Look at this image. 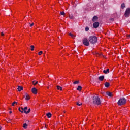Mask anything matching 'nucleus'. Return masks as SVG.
<instances>
[{
	"label": "nucleus",
	"mask_w": 130,
	"mask_h": 130,
	"mask_svg": "<svg viewBox=\"0 0 130 130\" xmlns=\"http://www.w3.org/2000/svg\"><path fill=\"white\" fill-rule=\"evenodd\" d=\"M27 126H28L27 124H26V123L23 124V128H25V129L27 128Z\"/></svg>",
	"instance_id": "19"
},
{
	"label": "nucleus",
	"mask_w": 130,
	"mask_h": 130,
	"mask_svg": "<svg viewBox=\"0 0 130 130\" xmlns=\"http://www.w3.org/2000/svg\"><path fill=\"white\" fill-rule=\"evenodd\" d=\"M30 48H31V51H33V50H34V46H33V45H31V46H30Z\"/></svg>",
	"instance_id": "23"
},
{
	"label": "nucleus",
	"mask_w": 130,
	"mask_h": 130,
	"mask_svg": "<svg viewBox=\"0 0 130 130\" xmlns=\"http://www.w3.org/2000/svg\"><path fill=\"white\" fill-rule=\"evenodd\" d=\"M1 126H0V130H1Z\"/></svg>",
	"instance_id": "38"
},
{
	"label": "nucleus",
	"mask_w": 130,
	"mask_h": 130,
	"mask_svg": "<svg viewBox=\"0 0 130 130\" xmlns=\"http://www.w3.org/2000/svg\"><path fill=\"white\" fill-rule=\"evenodd\" d=\"M17 89H18L19 92H21V91H22V90H23V87H22V86H18Z\"/></svg>",
	"instance_id": "14"
},
{
	"label": "nucleus",
	"mask_w": 130,
	"mask_h": 130,
	"mask_svg": "<svg viewBox=\"0 0 130 130\" xmlns=\"http://www.w3.org/2000/svg\"><path fill=\"white\" fill-rule=\"evenodd\" d=\"M21 109H22V111H24V113H26V114H28V113H29L30 111H31V109H29L28 110V108L27 107H24V108H21Z\"/></svg>",
	"instance_id": "4"
},
{
	"label": "nucleus",
	"mask_w": 130,
	"mask_h": 130,
	"mask_svg": "<svg viewBox=\"0 0 130 130\" xmlns=\"http://www.w3.org/2000/svg\"><path fill=\"white\" fill-rule=\"evenodd\" d=\"M31 92H32V94H34V95H37V93L38 92V89H37L35 87H34L31 89Z\"/></svg>",
	"instance_id": "7"
},
{
	"label": "nucleus",
	"mask_w": 130,
	"mask_h": 130,
	"mask_svg": "<svg viewBox=\"0 0 130 130\" xmlns=\"http://www.w3.org/2000/svg\"><path fill=\"white\" fill-rule=\"evenodd\" d=\"M47 116H48V118H50L51 117V113H49L46 114Z\"/></svg>",
	"instance_id": "18"
},
{
	"label": "nucleus",
	"mask_w": 130,
	"mask_h": 130,
	"mask_svg": "<svg viewBox=\"0 0 130 130\" xmlns=\"http://www.w3.org/2000/svg\"><path fill=\"white\" fill-rule=\"evenodd\" d=\"M69 18L72 19H74V15H69Z\"/></svg>",
	"instance_id": "22"
},
{
	"label": "nucleus",
	"mask_w": 130,
	"mask_h": 130,
	"mask_svg": "<svg viewBox=\"0 0 130 130\" xmlns=\"http://www.w3.org/2000/svg\"><path fill=\"white\" fill-rule=\"evenodd\" d=\"M69 36H71V37H72V38H74V37H75V36L74 35L72 34V33H70Z\"/></svg>",
	"instance_id": "24"
},
{
	"label": "nucleus",
	"mask_w": 130,
	"mask_h": 130,
	"mask_svg": "<svg viewBox=\"0 0 130 130\" xmlns=\"http://www.w3.org/2000/svg\"><path fill=\"white\" fill-rule=\"evenodd\" d=\"M85 31H89V27H86Z\"/></svg>",
	"instance_id": "32"
},
{
	"label": "nucleus",
	"mask_w": 130,
	"mask_h": 130,
	"mask_svg": "<svg viewBox=\"0 0 130 130\" xmlns=\"http://www.w3.org/2000/svg\"><path fill=\"white\" fill-rule=\"evenodd\" d=\"M106 94L108 95L109 97H112V93L111 92H107Z\"/></svg>",
	"instance_id": "16"
},
{
	"label": "nucleus",
	"mask_w": 130,
	"mask_h": 130,
	"mask_svg": "<svg viewBox=\"0 0 130 130\" xmlns=\"http://www.w3.org/2000/svg\"><path fill=\"white\" fill-rule=\"evenodd\" d=\"M19 111H20V112H22V113H23V112H24V111L22 110V109H21V108H19Z\"/></svg>",
	"instance_id": "29"
},
{
	"label": "nucleus",
	"mask_w": 130,
	"mask_h": 130,
	"mask_svg": "<svg viewBox=\"0 0 130 130\" xmlns=\"http://www.w3.org/2000/svg\"><path fill=\"white\" fill-rule=\"evenodd\" d=\"M10 113H12V111H10Z\"/></svg>",
	"instance_id": "37"
},
{
	"label": "nucleus",
	"mask_w": 130,
	"mask_h": 130,
	"mask_svg": "<svg viewBox=\"0 0 130 130\" xmlns=\"http://www.w3.org/2000/svg\"><path fill=\"white\" fill-rule=\"evenodd\" d=\"M79 83H80L79 82V81H76L73 82V83L75 84H78Z\"/></svg>",
	"instance_id": "25"
},
{
	"label": "nucleus",
	"mask_w": 130,
	"mask_h": 130,
	"mask_svg": "<svg viewBox=\"0 0 130 130\" xmlns=\"http://www.w3.org/2000/svg\"><path fill=\"white\" fill-rule=\"evenodd\" d=\"M130 15V8H127L125 12V16L126 17H129Z\"/></svg>",
	"instance_id": "5"
},
{
	"label": "nucleus",
	"mask_w": 130,
	"mask_h": 130,
	"mask_svg": "<svg viewBox=\"0 0 130 130\" xmlns=\"http://www.w3.org/2000/svg\"><path fill=\"white\" fill-rule=\"evenodd\" d=\"M34 25V23H32L31 24H30V27H33Z\"/></svg>",
	"instance_id": "31"
},
{
	"label": "nucleus",
	"mask_w": 130,
	"mask_h": 130,
	"mask_svg": "<svg viewBox=\"0 0 130 130\" xmlns=\"http://www.w3.org/2000/svg\"><path fill=\"white\" fill-rule=\"evenodd\" d=\"M15 104H17V102H14L12 103V106H15Z\"/></svg>",
	"instance_id": "28"
},
{
	"label": "nucleus",
	"mask_w": 130,
	"mask_h": 130,
	"mask_svg": "<svg viewBox=\"0 0 130 130\" xmlns=\"http://www.w3.org/2000/svg\"><path fill=\"white\" fill-rule=\"evenodd\" d=\"M43 53V52H42V51H40L39 52L38 54H39V55H41V54H42Z\"/></svg>",
	"instance_id": "27"
},
{
	"label": "nucleus",
	"mask_w": 130,
	"mask_h": 130,
	"mask_svg": "<svg viewBox=\"0 0 130 130\" xmlns=\"http://www.w3.org/2000/svg\"><path fill=\"white\" fill-rule=\"evenodd\" d=\"M128 37H130V35H128Z\"/></svg>",
	"instance_id": "34"
},
{
	"label": "nucleus",
	"mask_w": 130,
	"mask_h": 130,
	"mask_svg": "<svg viewBox=\"0 0 130 130\" xmlns=\"http://www.w3.org/2000/svg\"><path fill=\"white\" fill-rule=\"evenodd\" d=\"M100 81H103L104 80V76H101L99 77Z\"/></svg>",
	"instance_id": "12"
},
{
	"label": "nucleus",
	"mask_w": 130,
	"mask_h": 130,
	"mask_svg": "<svg viewBox=\"0 0 130 130\" xmlns=\"http://www.w3.org/2000/svg\"><path fill=\"white\" fill-rule=\"evenodd\" d=\"M25 100H30V95L27 93L25 94Z\"/></svg>",
	"instance_id": "9"
},
{
	"label": "nucleus",
	"mask_w": 130,
	"mask_h": 130,
	"mask_svg": "<svg viewBox=\"0 0 130 130\" xmlns=\"http://www.w3.org/2000/svg\"><path fill=\"white\" fill-rule=\"evenodd\" d=\"M5 35V34H4V32H1V36H4Z\"/></svg>",
	"instance_id": "33"
},
{
	"label": "nucleus",
	"mask_w": 130,
	"mask_h": 130,
	"mask_svg": "<svg viewBox=\"0 0 130 130\" xmlns=\"http://www.w3.org/2000/svg\"><path fill=\"white\" fill-rule=\"evenodd\" d=\"M77 91H81L82 90V86H78L77 88Z\"/></svg>",
	"instance_id": "15"
},
{
	"label": "nucleus",
	"mask_w": 130,
	"mask_h": 130,
	"mask_svg": "<svg viewBox=\"0 0 130 130\" xmlns=\"http://www.w3.org/2000/svg\"><path fill=\"white\" fill-rule=\"evenodd\" d=\"M124 8H125V4H124V3H123L121 5V8L122 9H124Z\"/></svg>",
	"instance_id": "21"
},
{
	"label": "nucleus",
	"mask_w": 130,
	"mask_h": 130,
	"mask_svg": "<svg viewBox=\"0 0 130 130\" xmlns=\"http://www.w3.org/2000/svg\"><path fill=\"white\" fill-rule=\"evenodd\" d=\"M103 73H104V74H108V73H109V69H107L106 70H104Z\"/></svg>",
	"instance_id": "11"
},
{
	"label": "nucleus",
	"mask_w": 130,
	"mask_h": 130,
	"mask_svg": "<svg viewBox=\"0 0 130 130\" xmlns=\"http://www.w3.org/2000/svg\"><path fill=\"white\" fill-rule=\"evenodd\" d=\"M38 83V81H32V84L34 85V86H35V85H37V84Z\"/></svg>",
	"instance_id": "20"
},
{
	"label": "nucleus",
	"mask_w": 130,
	"mask_h": 130,
	"mask_svg": "<svg viewBox=\"0 0 130 130\" xmlns=\"http://www.w3.org/2000/svg\"><path fill=\"white\" fill-rule=\"evenodd\" d=\"M89 41L90 43L94 44L97 42V37L95 36H91L89 38Z\"/></svg>",
	"instance_id": "2"
},
{
	"label": "nucleus",
	"mask_w": 130,
	"mask_h": 130,
	"mask_svg": "<svg viewBox=\"0 0 130 130\" xmlns=\"http://www.w3.org/2000/svg\"><path fill=\"white\" fill-rule=\"evenodd\" d=\"M47 89H49V87H47Z\"/></svg>",
	"instance_id": "36"
},
{
	"label": "nucleus",
	"mask_w": 130,
	"mask_h": 130,
	"mask_svg": "<svg viewBox=\"0 0 130 130\" xmlns=\"http://www.w3.org/2000/svg\"><path fill=\"white\" fill-rule=\"evenodd\" d=\"M64 14H65L64 12H63V11L60 12V15H61L62 16H63V15H64Z\"/></svg>",
	"instance_id": "30"
},
{
	"label": "nucleus",
	"mask_w": 130,
	"mask_h": 130,
	"mask_svg": "<svg viewBox=\"0 0 130 130\" xmlns=\"http://www.w3.org/2000/svg\"><path fill=\"white\" fill-rule=\"evenodd\" d=\"M57 90H60V91L62 90V87H61L59 86H57Z\"/></svg>",
	"instance_id": "17"
},
{
	"label": "nucleus",
	"mask_w": 130,
	"mask_h": 130,
	"mask_svg": "<svg viewBox=\"0 0 130 130\" xmlns=\"http://www.w3.org/2000/svg\"><path fill=\"white\" fill-rule=\"evenodd\" d=\"M83 44L86 46H89V41L88 39L84 38L83 40Z\"/></svg>",
	"instance_id": "6"
},
{
	"label": "nucleus",
	"mask_w": 130,
	"mask_h": 130,
	"mask_svg": "<svg viewBox=\"0 0 130 130\" xmlns=\"http://www.w3.org/2000/svg\"><path fill=\"white\" fill-rule=\"evenodd\" d=\"M93 27L95 28H97L98 27H99V22H95L93 23Z\"/></svg>",
	"instance_id": "8"
},
{
	"label": "nucleus",
	"mask_w": 130,
	"mask_h": 130,
	"mask_svg": "<svg viewBox=\"0 0 130 130\" xmlns=\"http://www.w3.org/2000/svg\"><path fill=\"white\" fill-rule=\"evenodd\" d=\"M97 20H98V17L97 16H94L93 17V19H92V21L93 22H96V21H97Z\"/></svg>",
	"instance_id": "10"
},
{
	"label": "nucleus",
	"mask_w": 130,
	"mask_h": 130,
	"mask_svg": "<svg viewBox=\"0 0 130 130\" xmlns=\"http://www.w3.org/2000/svg\"><path fill=\"white\" fill-rule=\"evenodd\" d=\"M126 103V100L124 98H121L118 101V105H123V104H125Z\"/></svg>",
	"instance_id": "3"
},
{
	"label": "nucleus",
	"mask_w": 130,
	"mask_h": 130,
	"mask_svg": "<svg viewBox=\"0 0 130 130\" xmlns=\"http://www.w3.org/2000/svg\"><path fill=\"white\" fill-rule=\"evenodd\" d=\"M77 105H78V106H81V105H82V103H77Z\"/></svg>",
	"instance_id": "26"
},
{
	"label": "nucleus",
	"mask_w": 130,
	"mask_h": 130,
	"mask_svg": "<svg viewBox=\"0 0 130 130\" xmlns=\"http://www.w3.org/2000/svg\"><path fill=\"white\" fill-rule=\"evenodd\" d=\"M63 113H66V111H63Z\"/></svg>",
	"instance_id": "35"
},
{
	"label": "nucleus",
	"mask_w": 130,
	"mask_h": 130,
	"mask_svg": "<svg viewBox=\"0 0 130 130\" xmlns=\"http://www.w3.org/2000/svg\"><path fill=\"white\" fill-rule=\"evenodd\" d=\"M93 103L95 105H100L101 104V101L100 98L98 95H94L93 97Z\"/></svg>",
	"instance_id": "1"
},
{
	"label": "nucleus",
	"mask_w": 130,
	"mask_h": 130,
	"mask_svg": "<svg viewBox=\"0 0 130 130\" xmlns=\"http://www.w3.org/2000/svg\"><path fill=\"white\" fill-rule=\"evenodd\" d=\"M105 87H106V88H108V87H109V86H110V84L108 82H106L105 83Z\"/></svg>",
	"instance_id": "13"
}]
</instances>
